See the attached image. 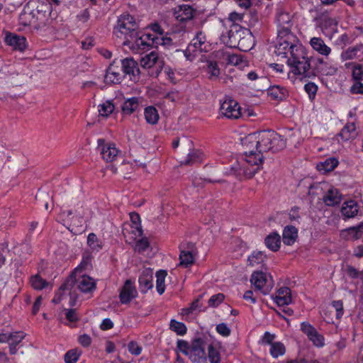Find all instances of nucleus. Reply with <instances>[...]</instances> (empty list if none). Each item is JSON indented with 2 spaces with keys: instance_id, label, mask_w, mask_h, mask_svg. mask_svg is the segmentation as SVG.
Listing matches in <instances>:
<instances>
[{
  "instance_id": "nucleus-1",
  "label": "nucleus",
  "mask_w": 363,
  "mask_h": 363,
  "mask_svg": "<svg viewBox=\"0 0 363 363\" xmlns=\"http://www.w3.org/2000/svg\"><path fill=\"white\" fill-rule=\"evenodd\" d=\"M276 22L277 24V42L274 52L278 57L286 58L290 67L287 77L294 79L306 78L311 69L310 60L305 48L299 43L298 38L291 33V16L281 6L277 9Z\"/></svg>"
},
{
  "instance_id": "nucleus-2",
  "label": "nucleus",
  "mask_w": 363,
  "mask_h": 363,
  "mask_svg": "<svg viewBox=\"0 0 363 363\" xmlns=\"http://www.w3.org/2000/svg\"><path fill=\"white\" fill-rule=\"evenodd\" d=\"M36 8L30 13H22L20 21L25 26L49 33L59 30L60 21L57 13L52 11V5H58V0H38Z\"/></svg>"
},
{
  "instance_id": "nucleus-3",
  "label": "nucleus",
  "mask_w": 363,
  "mask_h": 363,
  "mask_svg": "<svg viewBox=\"0 0 363 363\" xmlns=\"http://www.w3.org/2000/svg\"><path fill=\"white\" fill-rule=\"evenodd\" d=\"M241 143L243 147H255L262 153L268 150L278 151L284 146L281 135L269 130L250 133L242 138Z\"/></svg>"
},
{
  "instance_id": "nucleus-4",
  "label": "nucleus",
  "mask_w": 363,
  "mask_h": 363,
  "mask_svg": "<svg viewBox=\"0 0 363 363\" xmlns=\"http://www.w3.org/2000/svg\"><path fill=\"white\" fill-rule=\"evenodd\" d=\"M130 220L123 224L122 232L125 242L136 250H145L150 246L148 238H143L140 216L135 212L129 213Z\"/></svg>"
},
{
  "instance_id": "nucleus-5",
  "label": "nucleus",
  "mask_w": 363,
  "mask_h": 363,
  "mask_svg": "<svg viewBox=\"0 0 363 363\" xmlns=\"http://www.w3.org/2000/svg\"><path fill=\"white\" fill-rule=\"evenodd\" d=\"M243 147L245 148V162L251 166V167H241L239 164H236L233 167V169L238 176L244 175L248 178H251L259 170L263 163V153L258 150H257L255 147Z\"/></svg>"
},
{
  "instance_id": "nucleus-6",
  "label": "nucleus",
  "mask_w": 363,
  "mask_h": 363,
  "mask_svg": "<svg viewBox=\"0 0 363 363\" xmlns=\"http://www.w3.org/2000/svg\"><path fill=\"white\" fill-rule=\"evenodd\" d=\"M138 23L135 18L128 13L121 14L113 28V35L123 40V44H129L128 40L133 39L137 33Z\"/></svg>"
},
{
  "instance_id": "nucleus-7",
  "label": "nucleus",
  "mask_w": 363,
  "mask_h": 363,
  "mask_svg": "<svg viewBox=\"0 0 363 363\" xmlns=\"http://www.w3.org/2000/svg\"><path fill=\"white\" fill-rule=\"evenodd\" d=\"M129 44H123L128 46L133 52L142 54L148 51L152 47L162 45L164 40L162 38L155 37L148 33L140 35L138 32L133 39L128 40Z\"/></svg>"
},
{
  "instance_id": "nucleus-8",
  "label": "nucleus",
  "mask_w": 363,
  "mask_h": 363,
  "mask_svg": "<svg viewBox=\"0 0 363 363\" xmlns=\"http://www.w3.org/2000/svg\"><path fill=\"white\" fill-rule=\"evenodd\" d=\"M77 272H72L66 281L61 285V290L71 291L74 285L82 293L91 292L96 289V283L92 278L86 275L80 276L78 279L76 277Z\"/></svg>"
},
{
  "instance_id": "nucleus-9",
  "label": "nucleus",
  "mask_w": 363,
  "mask_h": 363,
  "mask_svg": "<svg viewBox=\"0 0 363 363\" xmlns=\"http://www.w3.org/2000/svg\"><path fill=\"white\" fill-rule=\"evenodd\" d=\"M318 26L320 28L323 35L332 39L338 32V21L328 12H323L316 18Z\"/></svg>"
},
{
  "instance_id": "nucleus-10",
  "label": "nucleus",
  "mask_w": 363,
  "mask_h": 363,
  "mask_svg": "<svg viewBox=\"0 0 363 363\" xmlns=\"http://www.w3.org/2000/svg\"><path fill=\"white\" fill-rule=\"evenodd\" d=\"M72 215L69 210L63 211L60 214L59 218L63 222V225H68L67 228L74 234H80L84 231V218L80 215Z\"/></svg>"
},
{
  "instance_id": "nucleus-11",
  "label": "nucleus",
  "mask_w": 363,
  "mask_h": 363,
  "mask_svg": "<svg viewBox=\"0 0 363 363\" xmlns=\"http://www.w3.org/2000/svg\"><path fill=\"white\" fill-rule=\"evenodd\" d=\"M207 51L206 35L202 32L197 33L191 43L184 51V55L187 60H193L199 54Z\"/></svg>"
},
{
  "instance_id": "nucleus-12",
  "label": "nucleus",
  "mask_w": 363,
  "mask_h": 363,
  "mask_svg": "<svg viewBox=\"0 0 363 363\" xmlns=\"http://www.w3.org/2000/svg\"><path fill=\"white\" fill-rule=\"evenodd\" d=\"M220 113L230 119H238L241 116V108L239 104L230 98L220 103Z\"/></svg>"
},
{
  "instance_id": "nucleus-13",
  "label": "nucleus",
  "mask_w": 363,
  "mask_h": 363,
  "mask_svg": "<svg viewBox=\"0 0 363 363\" xmlns=\"http://www.w3.org/2000/svg\"><path fill=\"white\" fill-rule=\"evenodd\" d=\"M205 345V340L201 337L196 338L191 342L188 356L192 362L201 363L206 359Z\"/></svg>"
},
{
  "instance_id": "nucleus-14",
  "label": "nucleus",
  "mask_w": 363,
  "mask_h": 363,
  "mask_svg": "<svg viewBox=\"0 0 363 363\" xmlns=\"http://www.w3.org/2000/svg\"><path fill=\"white\" fill-rule=\"evenodd\" d=\"M98 150L102 159L106 162H113L118 157L119 150L116 145L111 143H106L104 139H98Z\"/></svg>"
},
{
  "instance_id": "nucleus-15",
  "label": "nucleus",
  "mask_w": 363,
  "mask_h": 363,
  "mask_svg": "<svg viewBox=\"0 0 363 363\" xmlns=\"http://www.w3.org/2000/svg\"><path fill=\"white\" fill-rule=\"evenodd\" d=\"M250 282L264 295L269 294L273 288L272 281L267 280L266 274L262 272H255L251 276Z\"/></svg>"
},
{
  "instance_id": "nucleus-16",
  "label": "nucleus",
  "mask_w": 363,
  "mask_h": 363,
  "mask_svg": "<svg viewBox=\"0 0 363 363\" xmlns=\"http://www.w3.org/2000/svg\"><path fill=\"white\" fill-rule=\"evenodd\" d=\"M124 75L121 73L119 62L114 60L108 67L104 77V82L107 84H116L121 82Z\"/></svg>"
},
{
  "instance_id": "nucleus-17",
  "label": "nucleus",
  "mask_w": 363,
  "mask_h": 363,
  "mask_svg": "<svg viewBox=\"0 0 363 363\" xmlns=\"http://www.w3.org/2000/svg\"><path fill=\"white\" fill-rule=\"evenodd\" d=\"M119 62H121V69L123 75H128L132 81L138 79L140 70L138 63L133 58H125L120 60Z\"/></svg>"
},
{
  "instance_id": "nucleus-18",
  "label": "nucleus",
  "mask_w": 363,
  "mask_h": 363,
  "mask_svg": "<svg viewBox=\"0 0 363 363\" xmlns=\"http://www.w3.org/2000/svg\"><path fill=\"white\" fill-rule=\"evenodd\" d=\"M137 290L130 279L125 281L123 287L120 293V301L122 303L126 304L137 296Z\"/></svg>"
},
{
  "instance_id": "nucleus-19",
  "label": "nucleus",
  "mask_w": 363,
  "mask_h": 363,
  "mask_svg": "<svg viewBox=\"0 0 363 363\" xmlns=\"http://www.w3.org/2000/svg\"><path fill=\"white\" fill-rule=\"evenodd\" d=\"M5 41L8 45L12 47L14 50L20 51H23L27 46L26 38L14 33L7 34L5 38Z\"/></svg>"
},
{
  "instance_id": "nucleus-20",
  "label": "nucleus",
  "mask_w": 363,
  "mask_h": 363,
  "mask_svg": "<svg viewBox=\"0 0 363 363\" xmlns=\"http://www.w3.org/2000/svg\"><path fill=\"white\" fill-rule=\"evenodd\" d=\"M342 61L358 59L363 60V45H356L343 51L340 55Z\"/></svg>"
},
{
  "instance_id": "nucleus-21",
  "label": "nucleus",
  "mask_w": 363,
  "mask_h": 363,
  "mask_svg": "<svg viewBox=\"0 0 363 363\" xmlns=\"http://www.w3.org/2000/svg\"><path fill=\"white\" fill-rule=\"evenodd\" d=\"M152 271L146 269L143 271L139 277V288L142 293L145 294L153 287Z\"/></svg>"
},
{
  "instance_id": "nucleus-22",
  "label": "nucleus",
  "mask_w": 363,
  "mask_h": 363,
  "mask_svg": "<svg viewBox=\"0 0 363 363\" xmlns=\"http://www.w3.org/2000/svg\"><path fill=\"white\" fill-rule=\"evenodd\" d=\"M312 48L323 56H328L331 52V48L328 46L321 38L313 37L310 40Z\"/></svg>"
},
{
  "instance_id": "nucleus-23",
  "label": "nucleus",
  "mask_w": 363,
  "mask_h": 363,
  "mask_svg": "<svg viewBox=\"0 0 363 363\" xmlns=\"http://www.w3.org/2000/svg\"><path fill=\"white\" fill-rule=\"evenodd\" d=\"M323 200L328 206H333L340 203L342 195L335 188H330L324 195Z\"/></svg>"
},
{
  "instance_id": "nucleus-24",
  "label": "nucleus",
  "mask_w": 363,
  "mask_h": 363,
  "mask_svg": "<svg viewBox=\"0 0 363 363\" xmlns=\"http://www.w3.org/2000/svg\"><path fill=\"white\" fill-rule=\"evenodd\" d=\"M357 213L358 205L356 201L350 200L343 203L341 208V213L345 218H354Z\"/></svg>"
},
{
  "instance_id": "nucleus-25",
  "label": "nucleus",
  "mask_w": 363,
  "mask_h": 363,
  "mask_svg": "<svg viewBox=\"0 0 363 363\" xmlns=\"http://www.w3.org/2000/svg\"><path fill=\"white\" fill-rule=\"evenodd\" d=\"M274 300L278 306L288 305L291 302V290L289 287L280 288Z\"/></svg>"
},
{
  "instance_id": "nucleus-26",
  "label": "nucleus",
  "mask_w": 363,
  "mask_h": 363,
  "mask_svg": "<svg viewBox=\"0 0 363 363\" xmlns=\"http://www.w3.org/2000/svg\"><path fill=\"white\" fill-rule=\"evenodd\" d=\"M283 242L286 245H293L298 238V229L292 225H287L283 230Z\"/></svg>"
},
{
  "instance_id": "nucleus-27",
  "label": "nucleus",
  "mask_w": 363,
  "mask_h": 363,
  "mask_svg": "<svg viewBox=\"0 0 363 363\" xmlns=\"http://www.w3.org/2000/svg\"><path fill=\"white\" fill-rule=\"evenodd\" d=\"M194 15V9L189 5H182L179 6L175 12V17L179 21H186L191 20Z\"/></svg>"
},
{
  "instance_id": "nucleus-28",
  "label": "nucleus",
  "mask_w": 363,
  "mask_h": 363,
  "mask_svg": "<svg viewBox=\"0 0 363 363\" xmlns=\"http://www.w3.org/2000/svg\"><path fill=\"white\" fill-rule=\"evenodd\" d=\"M338 164V161L335 157H329L317 164L316 168L321 173L333 171Z\"/></svg>"
},
{
  "instance_id": "nucleus-29",
  "label": "nucleus",
  "mask_w": 363,
  "mask_h": 363,
  "mask_svg": "<svg viewBox=\"0 0 363 363\" xmlns=\"http://www.w3.org/2000/svg\"><path fill=\"white\" fill-rule=\"evenodd\" d=\"M264 242L267 248L278 250L281 246V237L277 233L273 232L267 236Z\"/></svg>"
},
{
  "instance_id": "nucleus-30",
  "label": "nucleus",
  "mask_w": 363,
  "mask_h": 363,
  "mask_svg": "<svg viewBox=\"0 0 363 363\" xmlns=\"http://www.w3.org/2000/svg\"><path fill=\"white\" fill-rule=\"evenodd\" d=\"M144 116L146 122L151 125L157 124L160 118L157 110L152 106L145 108Z\"/></svg>"
},
{
  "instance_id": "nucleus-31",
  "label": "nucleus",
  "mask_w": 363,
  "mask_h": 363,
  "mask_svg": "<svg viewBox=\"0 0 363 363\" xmlns=\"http://www.w3.org/2000/svg\"><path fill=\"white\" fill-rule=\"evenodd\" d=\"M356 135V126L354 123L346 124L340 133V136L345 141L354 138Z\"/></svg>"
},
{
  "instance_id": "nucleus-32",
  "label": "nucleus",
  "mask_w": 363,
  "mask_h": 363,
  "mask_svg": "<svg viewBox=\"0 0 363 363\" xmlns=\"http://www.w3.org/2000/svg\"><path fill=\"white\" fill-rule=\"evenodd\" d=\"M139 107V99L137 97H132L125 101L122 110L125 114H131Z\"/></svg>"
},
{
  "instance_id": "nucleus-33",
  "label": "nucleus",
  "mask_w": 363,
  "mask_h": 363,
  "mask_svg": "<svg viewBox=\"0 0 363 363\" xmlns=\"http://www.w3.org/2000/svg\"><path fill=\"white\" fill-rule=\"evenodd\" d=\"M167 275L166 270H159L156 273V289L159 294L162 295L165 291L164 280Z\"/></svg>"
},
{
  "instance_id": "nucleus-34",
  "label": "nucleus",
  "mask_w": 363,
  "mask_h": 363,
  "mask_svg": "<svg viewBox=\"0 0 363 363\" xmlns=\"http://www.w3.org/2000/svg\"><path fill=\"white\" fill-rule=\"evenodd\" d=\"M286 89L280 86H272L268 89V95L272 99L281 100L286 96Z\"/></svg>"
},
{
  "instance_id": "nucleus-35",
  "label": "nucleus",
  "mask_w": 363,
  "mask_h": 363,
  "mask_svg": "<svg viewBox=\"0 0 363 363\" xmlns=\"http://www.w3.org/2000/svg\"><path fill=\"white\" fill-rule=\"evenodd\" d=\"M157 60V54L155 52H151L141 58L140 64L145 68H151L155 65Z\"/></svg>"
},
{
  "instance_id": "nucleus-36",
  "label": "nucleus",
  "mask_w": 363,
  "mask_h": 363,
  "mask_svg": "<svg viewBox=\"0 0 363 363\" xmlns=\"http://www.w3.org/2000/svg\"><path fill=\"white\" fill-rule=\"evenodd\" d=\"M195 255L191 251H181L179 255V265L188 267L194 263Z\"/></svg>"
},
{
  "instance_id": "nucleus-37",
  "label": "nucleus",
  "mask_w": 363,
  "mask_h": 363,
  "mask_svg": "<svg viewBox=\"0 0 363 363\" xmlns=\"http://www.w3.org/2000/svg\"><path fill=\"white\" fill-rule=\"evenodd\" d=\"M363 230V223L359 225L357 227H352L348 228L347 230L344 231L345 233V236L347 237V239L357 240L359 239L362 235Z\"/></svg>"
},
{
  "instance_id": "nucleus-38",
  "label": "nucleus",
  "mask_w": 363,
  "mask_h": 363,
  "mask_svg": "<svg viewBox=\"0 0 363 363\" xmlns=\"http://www.w3.org/2000/svg\"><path fill=\"white\" fill-rule=\"evenodd\" d=\"M207 72L210 79L215 80L218 78L220 71L216 62L208 61L207 62Z\"/></svg>"
},
{
  "instance_id": "nucleus-39",
  "label": "nucleus",
  "mask_w": 363,
  "mask_h": 363,
  "mask_svg": "<svg viewBox=\"0 0 363 363\" xmlns=\"http://www.w3.org/2000/svg\"><path fill=\"white\" fill-rule=\"evenodd\" d=\"M114 105L109 101H106L98 106V111L101 116L108 117L114 111Z\"/></svg>"
},
{
  "instance_id": "nucleus-40",
  "label": "nucleus",
  "mask_w": 363,
  "mask_h": 363,
  "mask_svg": "<svg viewBox=\"0 0 363 363\" xmlns=\"http://www.w3.org/2000/svg\"><path fill=\"white\" fill-rule=\"evenodd\" d=\"M87 244L92 250H98L103 247V241L94 233H91L87 237Z\"/></svg>"
},
{
  "instance_id": "nucleus-41",
  "label": "nucleus",
  "mask_w": 363,
  "mask_h": 363,
  "mask_svg": "<svg viewBox=\"0 0 363 363\" xmlns=\"http://www.w3.org/2000/svg\"><path fill=\"white\" fill-rule=\"evenodd\" d=\"M30 284L34 289L41 290L48 285V282L38 274H36L30 278Z\"/></svg>"
},
{
  "instance_id": "nucleus-42",
  "label": "nucleus",
  "mask_w": 363,
  "mask_h": 363,
  "mask_svg": "<svg viewBox=\"0 0 363 363\" xmlns=\"http://www.w3.org/2000/svg\"><path fill=\"white\" fill-rule=\"evenodd\" d=\"M285 347L284 344L280 342H276L272 344L270 348V354L274 358H277L285 353Z\"/></svg>"
},
{
  "instance_id": "nucleus-43",
  "label": "nucleus",
  "mask_w": 363,
  "mask_h": 363,
  "mask_svg": "<svg viewBox=\"0 0 363 363\" xmlns=\"http://www.w3.org/2000/svg\"><path fill=\"white\" fill-rule=\"evenodd\" d=\"M92 259V256L91 253L86 251L83 255V259L79 265L78 267L75 268L73 272H77L78 271H81L83 269H88L91 267V261Z\"/></svg>"
},
{
  "instance_id": "nucleus-44",
  "label": "nucleus",
  "mask_w": 363,
  "mask_h": 363,
  "mask_svg": "<svg viewBox=\"0 0 363 363\" xmlns=\"http://www.w3.org/2000/svg\"><path fill=\"white\" fill-rule=\"evenodd\" d=\"M81 355V351L77 349H72L67 352L65 354V362L66 363H76Z\"/></svg>"
},
{
  "instance_id": "nucleus-45",
  "label": "nucleus",
  "mask_w": 363,
  "mask_h": 363,
  "mask_svg": "<svg viewBox=\"0 0 363 363\" xmlns=\"http://www.w3.org/2000/svg\"><path fill=\"white\" fill-rule=\"evenodd\" d=\"M227 63L235 66L242 67L246 64V62L240 55L228 54L227 56Z\"/></svg>"
},
{
  "instance_id": "nucleus-46",
  "label": "nucleus",
  "mask_w": 363,
  "mask_h": 363,
  "mask_svg": "<svg viewBox=\"0 0 363 363\" xmlns=\"http://www.w3.org/2000/svg\"><path fill=\"white\" fill-rule=\"evenodd\" d=\"M170 329L180 335H183L186 333V325L183 323L178 322L174 319L170 321Z\"/></svg>"
},
{
  "instance_id": "nucleus-47",
  "label": "nucleus",
  "mask_w": 363,
  "mask_h": 363,
  "mask_svg": "<svg viewBox=\"0 0 363 363\" xmlns=\"http://www.w3.org/2000/svg\"><path fill=\"white\" fill-rule=\"evenodd\" d=\"M208 357L211 363H220V362L219 352L211 344L208 347Z\"/></svg>"
},
{
  "instance_id": "nucleus-48",
  "label": "nucleus",
  "mask_w": 363,
  "mask_h": 363,
  "mask_svg": "<svg viewBox=\"0 0 363 363\" xmlns=\"http://www.w3.org/2000/svg\"><path fill=\"white\" fill-rule=\"evenodd\" d=\"M265 257L262 251H254L253 253L249 256L248 262L250 265L254 266L255 264L262 263Z\"/></svg>"
},
{
  "instance_id": "nucleus-49",
  "label": "nucleus",
  "mask_w": 363,
  "mask_h": 363,
  "mask_svg": "<svg viewBox=\"0 0 363 363\" xmlns=\"http://www.w3.org/2000/svg\"><path fill=\"white\" fill-rule=\"evenodd\" d=\"M202 152L199 150H193L189 152L185 164H193L200 162L202 160Z\"/></svg>"
},
{
  "instance_id": "nucleus-50",
  "label": "nucleus",
  "mask_w": 363,
  "mask_h": 363,
  "mask_svg": "<svg viewBox=\"0 0 363 363\" xmlns=\"http://www.w3.org/2000/svg\"><path fill=\"white\" fill-rule=\"evenodd\" d=\"M26 337L23 332L18 331L9 333V342L18 345Z\"/></svg>"
},
{
  "instance_id": "nucleus-51",
  "label": "nucleus",
  "mask_w": 363,
  "mask_h": 363,
  "mask_svg": "<svg viewBox=\"0 0 363 363\" xmlns=\"http://www.w3.org/2000/svg\"><path fill=\"white\" fill-rule=\"evenodd\" d=\"M301 330L308 336V337L315 335L318 331L308 323L303 322L301 325Z\"/></svg>"
},
{
  "instance_id": "nucleus-52",
  "label": "nucleus",
  "mask_w": 363,
  "mask_h": 363,
  "mask_svg": "<svg viewBox=\"0 0 363 363\" xmlns=\"http://www.w3.org/2000/svg\"><path fill=\"white\" fill-rule=\"evenodd\" d=\"M224 295L223 294H217L212 296L208 300V306L216 307L221 303L224 300Z\"/></svg>"
},
{
  "instance_id": "nucleus-53",
  "label": "nucleus",
  "mask_w": 363,
  "mask_h": 363,
  "mask_svg": "<svg viewBox=\"0 0 363 363\" xmlns=\"http://www.w3.org/2000/svg\"><path fill=\"white\" fill-rule=\"evenodd\" d=\"M65 315L67 320L69 322H77L79 320V315L76 309H64Z\"/></svg>"
},
{
  "instance_id": "nucleus-54",
  "label": "nucleus",
  "mask_w": 363,
  "mask_h": 363,
  "mask_svg": "<svg viewBox=\"0 0 363 363\" xmlns=\"http://www.w3.org/2000/svg\"><path fill=\"white\" fill-rule=\"evenodd\" d=\"M333 308L336 311V318H340L344 313L343 303L342 301H333L332 302Z\"/></svg>"
},
{
  "instance_id": "nucleus-55",
  "label": "nucleus",
  "mask_w": 363,
  "mask_h": 363,
  "mask_svg": "<svg viewBox=\"0 0 363 363\" xmlns=\"http://www.w3.org/2000/svg\"><path fill=\"white\" fill-rule=\"evenodd\" d=\"M216 331L223 337H228L231 333V330L223 323L217 325Z\"/></svg>"
},
{
  "instance_id": "nucleus-56",
  "label": "nucleus",
  "mask_w": 363,
  "mask_h": 363,
  "mask_svg": "<svg viewBox=\"0 0 363 363\" xmlns=\"http://www.w3.org/2000/svg\"><path fill=\"white\" fill-rule=\"evenodd\" d=\"M299 210L298 207L295 206L289 211V218L291 222H299L301 218Z\"/></svg>"
},
{
  "instance_id": "nucleus-57",
  "label": "nucleus",
  "mask_w": 363,
  "mask_h": 363,
  "mask_svg": "<svg viewBox=\"0 0 363 363\" xmlns=\"http://www.w3.org/2000/svg\"><path fill=\"white\" fill-rule=\"evenodd\" d=\"M308 339L312 341L313 345L316 347H322L324 345V338L318 332L315 333V335L309 337Z\"/></svg>"
},
{
  "instance_id": "nucleus-58",
  "label": "nucleus",
  "mask_w": 363,
  "mask_h": 363,
  "mask_svg": "<svg viewBox=\"0 0 363 363\" xmlns=\"http://www.w3.org/2000/svg\"><path fill=\"white\" fill-rule=\"evenodd\" d=\"M177 348L183 354L188 356L189 352L190 346L186 341L182 340H178L177 341Z\"/></svg>"
},
{
  "instance_id": "nucleus-59",
  "label": "nucleus",
  "mask_w": 363,
  "mask_h": 363,
  "mask_svg": "<svg viewBox=\"0 0 363 363\" xmlns=\"http://www.w3.org/2000/svg\"><path fill=\"white\" fill-rule=\"evenodd\" d=\"M305 91L308 94L309 96H314L317 92L318 86L313 82H309L304 86Z\"/></svg>"
},
{
  "instance_id": "nucleus-60",
  "label": "nucleus",
  "mask_w": 363,
  "mask_h": 363,
  "mask_svg": "<svg viewBox=\"0 0 363 363\" xmlns=\"http://www.w3.org/2000/svg\"><path fill=\"white\" fill-rule=\"evenodd\" d=\"M128 350L129 352L134 355H139L142 352V348L140 346L138 345L135 342H130L128 344Z\"/></svg>"
},
{
  "instance_id": "nucleus-61",
  "label": "nucleus",
  "mask_w": 363,
  "mask_h": 363,
  "mask_svg": "<svg viewBox=\"0 0 363 363\" xmlns=\"http://www.w3.org/2000/svg\"><path fill=\"white\" fill-rule=\"evenodd\" d=\"M78 341L79 344L84 347H89L91 344V338L86 334L80 335L78 338Z\"/></svg>"
},
{
  "instance_id": "nucleus-62",
  "label": "nucleus",
  "mask_w": 363,
  "mask_h": 363,
  "mask_svg": "<svg viewBox=\"0 0 363 363\" xmlns=\"http://www.w3.org/2000/svg\"><path fill=\"white\" fill-rule=\"evenodd\" d=\"M163 72L166 77L172 83H175V74L174 70L169 66L164 67Z\"/></svg>"
},
{
  "instance_id": "nucleus-63",
  "label": "nucleus",
  "mask_w": 363,
  "mask_h": 363,
  "mask_svg": "<svg viewBox=\"0 0 363 363\" xmlns=\"http://www.w3.org/2000/svg\"><path fill=\"white\" fill-rule=\"evenodd\" d=\"M90 17L89 11L87 9L82 10L77 15V18L79 21L82 23L86 22Z\"/></svg>"
},
{
  "instance_id": "nucleus-64",
  "label": "nucleus",
  "mask_w": 363,
  "mask_h": 363,
  "mask_svg": "<svg viewBox=\"0 0 363 363\" xmlns=\"http://www.w3.org/2000/svg\"><path fill=\"white\" fill-rule=\"evenodd\" d=\"M352 77L354 80H361L363 79V71L360 66H354L352 69Z\"/></svg>"
}]
</instances>
